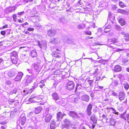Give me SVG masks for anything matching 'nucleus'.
I'll list each match as a JSON object with an SVG mask.
<instances>
[{
	"label": "nucleus",
	"instance_id": "nucleus-64",
	"mask_svg": "<svg viewBox=\"0 0 129 129\" xmlns=\"http://www.w3.org/2000/svg\"><path fill=\"white\" fill-rule=\"evenodd\" d=\"M45 86V84H42L41 85H39V87L41 88H42Z\"/></svg>",
	"mask_w": 129,
	"mask_h": 129
},
{
	"label": "nucleus",
	"instance_id": "nucleus-36",
	"mask_svg": "<svg viewBox=\"0 0 129 129\" xmlns=\"http://www.w3.org/2000/svg\"><path fill=\"white\" fill-rule=\"evenodd\" d=\"M111 110L112 111V113L115 114H117L118 115L119 114V113L118 112H117L115 110V109L113 108H112Z\"/></svg>",
	"mask_w": 129,
	"mask_h": 129
},
{
	"label": "nucleus",
	"instance_id": "nucleus-42",
	"mask_svg": "<svg viewBox=\"0 0 129 129\" xmlns=\"http://www.w3.org/2000/svg\"><path fill=\"white\" fill-rule=\"evenodd\" d=\"M62 129H70L69 125H63L62 126Z\"/></svg>",
	"mask_w": 129,
	"mask_h": 129
},
{
	"label": "nucleus",
	"instance_id": "nucleus-9",
	"mask_svg": "<svg viewBox=\"0 0 129 129\" xmlns=\"http://www.w3.org/2000/svg\"><path fill=\"white\" fill-rule=\"evenodd\" d=\"M92 107V105L90 104H89L87 106L86 111V113L88 116H90L91 114V110Z\"/></svg>",
	"mask_w": 129,
	"mask_h": 129
},
{
	"label": "nucleus",
	"instance_id": "nucleus-48",
	"mask_svg": "<svg viewBox=\"0 0 129 129\" xmlns=\"http://www.w3.org/2000/svg\"><path fill=\"white\" fill-rule=\"evenodd\" d=\"M84 33L86 35H91V33L90 31H86L84 32Z\"/></svg>",
	"mask_w": 129,
	"mask_h": 129
},
{
	"label": "nucleus",
	"instance_id": "nucleus-15",
	"mask_svg": "<svg viewBox=\"0 0 129 129\" xmlns=\"http://www.w3.org/2000/svg\"><path fill=\"white\" fill-rule=\"evenodd\" d=\"M121 34L124 36V39L126 41H129V33H126L124 31H122Z\"/></svg>",
	"mask_w": 129,
	"mask_h": 129
},
{
	"label": "nucleus",
	"instance_id": "nucleus-12",
	"mask_svg": "<svg viewBox=\"0 0 129 129\" xmlns=\"http://www.w3.org/2000/svg\"><path fill=\"white\" fill-rule=\"evenodd\" d=\"M118 97L120 101L124 99L125 98V93L123 91H120L119 92Z\"/></svg>",
	"mask_w": 129,
	"mask_h": 129
},
{
	"label": "nucleus",
	"instance_id": "nucleus-56",
	"mask_svg": "<svg viewBox=\"0 0 129 129\" xmlns=\"http://www.w3.org/2000/svg\"><path fill=\"white\" fill-rule=\"evenodd\" d=\"M79 115L81 117H83L84 116V114L81 113L80 112L79 113Z\"/></svg>",
	"mask_w": 129,
	"mask_h": 129
},
{
	"label": "nucleus",
	"instance_id": "nucleus-21",
	"mask_svg": "<svg viewBox=\"0 0 129 129\" xmlns=\"http://www.w3.org/2000/svg\"><path fill=\"white\" fill-rule=\"evenodd\" d=\"M18 56H12L11 57V60L12 62L14 64L17 63L18 61Z\"/></svg>",
	"mask_w": 129,
	"mask_h": 129
},
{
	"label": "nucleus",
	"instance_id": "nucleus-40",
	"mask_svg": "<svg viewBox=\"0 0 129 129\" xmlns=\"http://www.w3.org/2000/svg\"><path fill=\"white\" fill-rule=\"evenodd\" d=\"M27 71L29 73L31 74L33 76V74L35 73V72H34L32 70L30 69H27Z\"/></svg>",
	"mask_w": 129,
	"mask_h": 129
},
{
	"label": "nucleus",
	"instance_id": "nucleus-45",
	"mask_svg": "<svg viewBox=\"0 0 129 129\" xmlns=\"http://www.w3.org/2000/svg\"><path fill=\"white\" fill-rule=\"evenodd\" d=\"M77 28L79 29H83V28L82 27L81 25V24H78L77 25Z\"/></svg>",
	"mask_w": 129,
	"mask_h": 129
},
{
	"label": "nucleus",
	"instance_id": "nucleus-18",
	"mask_svg": "<svg viewBox=\"0 0 129 129\" xmlns=\"http://www.w3.org/2000/svg\"><path fill=\"white\" fill-rule=\"evenodd\" d=\"M53 56L55 57L59 58L61 56V53L57 51H54L53 52Z\"/></svg>",
	"mask_w": 129,
	"mask_h": 129
},
{
	"label": "nucleus",
	"instance_id": "nucleus-46",
	"mask_svg": "<svg viewBox=\"0 0 129 129\" xmlns=\"http://www.w3.org/2000/svg\"><path fill=\"white\" fill-rule=\"evenodd\" d=\"M17 91V90L16 89H15L13 90L12 91H11L10 92V94H13V93L15 94L16 93Z\"/></svg>",
	"mask_w": 129,
	"mask_h": 129
},
{
	"label": "nucleus",
	"instance_id": "nucleus-34",
	"mask_svg": "<svg viewBox=\"0 0 129 129\" xmlns=\"http://www.w3.org/2000/svg\"><path fill=\"white\" fill-rule=\"evenodd\" d=\"M64 122L65 124L64 125H69L70 122L69 120L67 119H65L64 120Z\"/></svg>",
	"mask_w": 129,
	"mask_h": 129
},
{
	"label": "nucleus",
	"instance_id": "nucleus-58",
	"mask_svg": "<svg viewBox=\"0 0 129 129\" xmlns=\"http://www.w3.org/2000/svg\"><path fill=\"white\" fill-rule=\"evenodd\" d=\"M27 30L28 31H33L34 30V28H28Z\"/></svg>",
	"mask_w": 129,
	"mask_h": 129
},
{
	"label": "nucleus",
	"instance_id": "nucleus-47",
	"mask_svg": "<svg viewBox=\"0 0 129 129\" xmlns=\"http://www.w3.org/2000/svg\"><path fill=\"white\" fill-rule=\"evenodd\" d=\"M115 28L118 30H120L121 29L120 26L118 25H115Z\"/></svg>",
	"mask_w": 129,
	"mask_h": 129
},
{
	"label": "nucleus",
	"instance_id": "nucleus-61",
	"mask_svg": "<svg viewBox=\"0 0 129 129\" xmlns=\"http://www.w3.org/2000/svg\"><path fill=\"white\" fill-rule=\"evenodd\" d=\"M53 5H55V4L54 3H51L50 4V7H51V8H54V7H52V6H53Z\"/></svg>",
	"mask_w": 129,
	"mask_h": 129
},
{
	"label": "nucleus",
	"instance_id": "nucleus-32",
	"mask_svg": "<svg viewBox=\"0 0 129 129\" xmlns=\"http://www.w3.org/2000/svg\"><path fill=\"white\" fill-rule=\"evenodd\" d=\"M17 54H18L16 52L14 51H13L10 53L11 57L12 56L15 57L18 56Z\"/></svg>",
	"mask_w": 129,
	"mask_h": 129
},
{
	"label": "nucleus",
	"instance_id": "nucleus-31",
	"mask_svg": "<svg viewBox=\"0 0 129 129\" xmlns=\"http://www.w3.org/2000/svg\"><path fill=\"white\" fill-rule=\"evenodd\" d=\"M33 17V20L35 22H38L40 20V17L38 16L35 15Z\"/></svg>",
	"mask_w": 129,
	"mask_h": 129
},
{
	"label": "nucleus",
	"instance_id": "nucleus-17",
	"mask_svg": "<svg viewBox=\"0 0 129 129\" xmlns=\"http://www.w3.org/2000/svg\"><path fill=\"white\" fill-rule=\"evenodd\" d=\"M90 120L94 124H96L97 123V119L96 117L94 114H92L90 117Z\"/></svg>",
	"mask_w": 129,
	"mask_h": 129
},
{
	"label": "nucleus",
	"instance_id": "nucleus-4",
	"mask_svg": "<svg viewBox=\"0 0 129 129\" xmlns=\"http://www.w3.org/2000/svg\"><path fill=\"white\" fill-rule=\"evenodd\" d=\"M108 22H109V25L105 27L104 30V31L105 33H107L110 31V29L111 28L112 24L113 23V21L110 19L108 20L107 22L108 24Z\"/></svg>",
	"mask_w": 129,
	"mask_h": 129
},
{
	"label": "nucleus",
	"instance_id": "nucleus-33",
	"mask_svg": "<svg viewBox=\"0 0 129 129\" xmlns=\"http://www.w3.org/2000/svg\"><path fill=\"white\" fill-rule=\"evenodd\" d=\"M22 60L25 61L28 59V57L26 56L25 54L22 55L21 57Z\"/></svg>",
	"mask_w": 129,
	"mask_h": 129
},
{
	"label": "nucleus",
	"instance_id": "nucleus-24",
	"mask_svg": "<svg viewBox=\"0 0 129 129\" xmlns=\"http://www.w3.org/2000/svg\"><path fill=\"white\" fill-rule=\"evenodd\" d=\"M56 122L53 120H51L50 125V127L51 129H54L55 127Z\"/></svg>",
	"mask_w": 129,
	"mask_h": 129
},
{
	"label": "nucleus",
	"instance_id": "nucleus-2",
	"mask_svg": "<svg viewBox=\"0 0 129 129\" xmlns=\"http://www.w3.org/2000/svg\"><path fill=\"white\" fill-rule=\"evenodd\" d=\"M49 111V109H46L45 111L43 114V117H45L44 121L46 122H49L52 117V116L48 113Z\"/></svg>",
	"mask_w": 129,
	"mask_h": 129
},
{
	"label": "nucleus",
	"instance_id": "nucleus-62",
	"mask_svg": "<svg viewBox=\"0 0 129 129\" xmlns=\"http://www.w3.org/2000/svg\"><path fill=\"white\" fill-rule=\"evenodd\" d=\"M71 127L72 129H76V127L74 125H72Z\"/></svg>",
	"mask_w": 129,
	"mask_h": 129
},
{
	"label": "nucleus",
	"instance_id": "nucleus-11",
	"mask_svg": "<svg viewBox=\"0 0 129 129\" xmlns=\"http://www.w3.org/2000/svg\"><path fill=\"white\" fill-rule=\"evenodd\" d=\"M36 42L37 43L38 45L40 48L41 49H46V45L45 43L41 44L40 43L39 41H36Z\"/></svg>",
	"mask_w": 129,
	"mask_h": 129
},
{
	"label": "nucleus",
	"instance_id": "nucleus-51",
	"mask_svg": "<svg viewBox=\"0 0 129 129\" xmlns=\"http://www.w3.org/2000/svg\"><path fill=\"white\" fill-rule=\"evenodd\" d=\"M118 13L123 14L124 13V11L120 9H119L118 10Z\"/></svg>",
	"mask_w": 129,
	"mask_h": 129
},
{
	"label": "nucleus",
	"instance_id": "nucleus-6",
	"mask_svg": "<svg viewBox=\"0 0 129 129\" xmlns=\"http://www.w3.org/2000/svg\"><path fill=\"white\" fill-rule=\"evenodd\" d=\"M57 32L54 29H51L48 30L47 32L48 35L51 37L54 36L56 34Z\"/></svg>",
	"mask_w": 129,
	"mask_h": 129
},
{
	"label": "nucleus",
	"instance_id": "nucleus-41",
	"mask_svg": "<svg viewBox=\"0 0 129 129\" xmlns=\"http://www.w3.org/2000/svg\"><path fill=\"white\" fill-rule=\"evenodd\" d=\"M90 86H93V81L92 80H87Z\"/></svg>",
	"mask_w": 129,
	"mask_h": 129
},
{
	"label": "nucleus",
	"instance_id": "nucleus-39",
	"mask_svg": "<svg viewBox=\"0 0 129 129\" xmlns=\"http://www.w3.org/2000/svg\"><path fill=\"white\" fill-rule=\"evenodd\" d=\"M78 87H82L83 88H84V87L83 84H77L76 85V89H77Z\"/></svg>",
	"mask_w": 129,
	"mask_h": 129
},
{
	"label": "nucleus",
	"instance_id": "nucleus-38",
	"mask_svg": "<svg viewBox=\"0 0 129 129\" xmlns=\"http://www.w3.org/2000/svg\"><path fill=\"white\" fill-rule=\"evenodd\" d=\"M98 68H97L95 70V71L93 73V74L94 75V76L95 77L96 76H97L98 74Z\"/></svg>",
	"mask_w": 129,
	"mask_h": 129
},
{
	"label": "nucleus",
	"instance_id": "nucleus-29",
	"mask_svg": "<svg viewBox=\"0 0 129 129\" xmlns=\"http://www.w3.org/2000/svg\"><path fill=\"white\" fill-rule=\"evenodd\" d=\"M42 108L40 106L37 107L35 110V113L36 114L39 113L42 110Z\"/></svg>",
	"mask_w": 129,
	"mask_h": 129
},
{
	"label": "nucleus",
	"instance_id": "nucleus-13",
	"mask_svg": "<svg viewBox=\"0 0 129 129\" xmlns=\"http://www.w3.org/2000/svg\"><path fill=\"white\" fill-rule=\"evenodd\" d=\"M17 72L15 70H12L9 72L8 73V75L10 77H12L17 74Z\"/></svg>",
	"mask_w": 129,
	"mask_h": 129
},
{
	"label": "nucleus",
	"instance_id": "nucleus-37",
	"mask_svg": "<svg viewBox=\"0 0 129 129\" xmlns=\"http://www.w3.org/2000/svg\"><path fill=\"white\" fill-rule=\"evenodd\" d=\"M113 49L114 51H122L123 50H124V49H121L119 48H113Z\"/></svg>",
	"mask_w": 129,
	"mask_h": 129
},
{
	"label": "nucleus",
	"instance_id": "nucleus-57",
	"mask_svg": "<svg viewBox=\"0 0 129 129\" xmlns=\"http://www.w3.org/2000/svg\"><path fill=\"white\" fill-rule=\"evenodd\" d=\"M127 120L129 124V114H128L126 115Z\"/></svg>",
	"mask_w": 129,
	"mask_h": 129
},
{
	"label": "nucleus",
	"instance_id": "nucleus-5",
	"mask_svg": "<svg viewBox=\"0 0 129 129\" xmlns=\"http://www.w3.org/2000/svg\"><path fill=\"white\" fill-rule=\"evenodd\" d=\"M27 78L25 81V83L27 85L28 84L31 83L33 82V80L34 78L36 77H35L34 76L28 75L27 76Z\"/></svg>",
	"mask_w": 129,
	"mask_h": 129
},
{
	"label": "nucleus",
	"instance_id": "nucleus-1",
	"mask_svg": "<svg viewBox=\"0 0 129 129\" xmlns=\"http://www.w3.org/2000/svg\"><path fill=\"white\" fill-rule=\"evenodd\" d=\"M37 62H35L32 64L31 67L34 68L35 73L33 74V76L35 77H37V75L39 72L40 69V63L41 61L38 58L36 59Z\"/></svg>",
	"mask_w": 129,
	"mask_h": 129
},
{
	"label": "nucleus",
	"instance_id": "nucleus-60",
	"mask_svg": "<svg viewBox=\"0 0 129 129\" xmlns=\"http://www.w3.org/2000/svg\"><path fill=\"white\" fill-rule=\"evenodd\" d=\"M28 23L27 22H26L22 24L21 26L24 27V26L27 25H28Z\"/></svg>",
	"mask_w": 129,
	"mask_h": 129
},
{
	"label": "nucleus",
	"instance_id": "nucleus-50",
	"mask_svg": "<svg viewBox=\"0 0 129 129\" xmlns=\"http://www.w3.org/2000/svg\"><path fill=\"white\" fill-rule=\"evenodd\" d=\"M17 17L16 15L15 14H14L13 15V19L14 21H16L17 19L16 17Z\"/></svg>",
	"mask_w": 129,
	"mask_h": 129
},
{
	"label": "nucleus",
	"instance_id": "nucleus-26",
	"mask_svg": "<svg viewBox=\"0 0 129 129\" xmlns=\"http://www.w3.org/2000/svg\"><path fill=\"white\" fill-rule=\"evenodd\" d=\"M30 55L33 57H35L37 56V53L35 50H33L31 51Z\"/></svg>",
	"mask_w": 129,
	"mask_h": 129
},
{
	"label": "nucleus",
	"instance_id": "nucleus-63",
	"mask_svg": "<svg viewBox=\"0 0 129 129\" xmlns=\"http://www.w3.org/2000/svg\"><path fill=\"white\" fill-rule=\"evenodd\" d=\"M0 124L2 125H5L6 124V122L5 121H2L0 123Z\"/></svg>",
	"mask_w": 129,
	"mask_h": 129
},
{
	"label": "nucleus",
	"instance_id": "nucleus-14",
	"mask_svg": "<svg viewBox=\"0 0 129 129\" xmlns=\"http://www.w3.org/2000/svg\"><path fill=\"white\" fill-rule=\"evenodd\" d=\"M81 100L86 102H88L89 100V96L87 95H84L81 96Z\"/></svg>",
	"mask_w": 129,
	"mask_h": 129
},
{
	"label": "nucleus",
	"instance_id": "nucleus-27",
	"mask_svg": "<svg viewBox=\"0 0 129 129\" xmlns=\"http://www.w3.org/2000/svg\"><path fill=\"white\" fill-rule=\"evenodd\" d=\"M26 121V118L25 116H23L22 117L20 121L22 125H24Z\"/></svg>",
	"mask_w": 129,
	"mask_h": 129
},
{
	"label": "nucleus",
	"instance_id": "nucleus-35",
	"mask_svg": "<svg viewBox=\"0 0 129 129\" xmlns=\"http://www.w3.org/2000/svg\"><path fill=\"white\" fill-rule=\"evenodd\" d=\"M35 96H31L30 98L29 99V101L31 102H33L34 101V98H35Z\"/></svg>",
	"mask_w": 129,
	"mask_h": 129
},
{
	"label": "nucleus",
	"instance_id": "nucleus-23",
	"mask_svg": "<svg viewBox=\"0 0 129 129\" xmlns=\"http://www.w3.org/2000/svg\"><path fill=\"white\" fill-rule=\"evenodd\" d=\"M113 70L115 72H119L121 71V68L120 66L117 65L115 67Z\"/></svg>",
	"mask_w": 129,
	"mask_h": 129
},
{
	"label": "nucleus",
	"instance_id": "nucleus-55",
	"mask_svg": "<svg viewBox=\"0 0 129 129\" xmlns=\"http://www.w3.org/2000/svg\"><path fill=\"white\" fill-rule=\"evenodd\" d=\"M74 102L76 103H78V98H75L74 99Z\"/></svg>",
	"mask_w": 129,
	"mask_h": 129
},
{
	"label": "nucleus",
	"instance_id": "nucleus-16",
	"mask_svg": "<svg viewBox=\"0 0 129 129\" xmlns=\"http://www.w3.org/2000/svg\"><path fill=\"white\" fill-rule=\"evenodd\" d=\"M69 115L70 116L72 117L73 118L74 117H78L79 118V117L78 116V114L74 111H70L69 113Z\"/></svg>",
	"mask_w": 129,
	"mask_h": 129
},
{
	"label": "nucleus",
	"instance_id": "nucleus-43",
	"mask_svg": "<svg viewBox=\"0 0 129 129\" xmlns=\"http://www.w3.org/2000/svg\"><path fill=\"white\" fill-rule=\"evenodd\" d=\"M118 81L116 80L114 81L113 82V84L115 86H117L118 84Z\"/></svg>",
	"mask_w": 129,
	"mask_h": 129
},
{
	"label": "nucleus",
	"instance_id": "nucleus-10",
	"mask_svg": "<svg viewBox=\"0 0 129 129\" xmlns=\"http://www.w3.org/2000/svg\"><path fill=\"white\" fill-rule=\"evenodd\" d=\"M23 74L22 72H18L16 77L14 79V80L16 81H20L21 79Z\"/></svg>",
	"mask_w": 129,
	"mask_h": 129
},
{
	"label": "nucleus",
	"instance_id": "nucleus-44",
	"mask_svg": "<svg viewBox=\"0 0 129 129\" xmlns=\"http://www.w3.org/2000/svg\"><path fill=\"white\" fill-rule=\"evenodd\" d=\"M95 88L99 89V90H101L103 88V86H100L99 85H95Z\"/></svg>",
	"mask_w": 129,
	"mask_h": 129
},
{
	"label": "nucleus",
	"instance_id": "nucleus-8",
	"mask_svg": "<svg viewBox=\"0 0 129 129\" xmlns=\"http://www.w3.org/2000/svg\"><path fill=\"white\" fill-rule=\"evenodd\" d=\"M60 42L59 39L58 37L53 38L50 39V42L52 44H55L59 43Z\"/></svg>",
	"mask_w": 129,
	"mask_h": 129
},
{
	"label": "nucleus",
	"instance_id": "nucleus-20",
	"mask_svg": "<svg viewBox=\"0 0 129 129\" xmlns=\"http://www.w3.org/2000/svg\"><path fill=\"white\" fill-rule=\"evenodd\" d=\"M15 8L14 7H12L7 9L6 12L8 13H9L12 12L15 10Z\"/></svg>",
	"mask_w": 129,
	"mask_h": 129
},
{
	"label": "nucleus",
	"instance_id": "nucleus-53",
	"mask_svg": "<svg viewBox=\"0 0 129 129\" xmlns=\"http://www.w3.org/2000/svg\"><path fill=\"white\" fill-rule=\"evenodd\" d=\"M6 83L7 84L9 85L10 86V85L12 84V83L10 81H7L6 82Z\"/></svg>",
	"mask_w": 129,
	"mask_h": 129
},
{
	"label": "nucleus",
	"instance_id": "nucleus-28",
	"mask_svg": "<svg viewBox=\"0 0 129 129\" xmlns=\"http://www.w3.org/2000/svg\"><path fill=\"white\" fill-rule=\"evenodd\" d=\"M118 21L121 26L124 25L125 23L124 20L123 18H120L118 20Z\"/></svg>",
	"mask_w": 129,
	"mask_h": 129
},
{
	"label": "nucleus",
	"instance_id": "nucleus-19",
	"mask_svg": "<svg viewBox=\"0 0 129 129\" xmlns=\"http://www.w3.org/2000/svg\"><path fill=\"white\" fill-rule=\"evenodd\" d=\"M62 113L61 112H58L57 114L56 118L57 121H60L62 118L61 116Z\"/></svg>",
	"mask_w": 129,
	"mask_h": 129
},
{
	"label": "nucleus",
	"instance_id": "nucleus-3",
	"mask_svg": "<svg viewBox=\"0 0 129 129\" xmlns=\"http://www.w3.org/2000/svg\"><path fill=\"white\" fill-rule=\"evenodd\" d=\"M74 83L72 81H70L68 82L66 86V88L69 90H71L74 87Z\"/></svg>",
	"mask_w": 129,
	"mask_h": 129
},
{
	"label": "nucleus",
	"instance_id": "nucleus-22",
	"mask_svg": "<svg viewBox=\"0 0 129 129\" xmlns=\"http://www.w3.org/2000/svg\"><path fill=\"white\" fill-rule=\"evenodd\" d=\"M52 99L55 101H57L59 99V97L58 94L56 92L53 93L52 95Z\"/></svg>",
	"mask_w": 129,
	"mask_h": 129
},
{
	"label": "nucleus",
	"instance_id": "nucleus-49",
	"mask_svg": "<svg viewBox=\"0 0 129 129\" xmlns=\"http://www.w3.org/2000/svg\"><path fill=\"white\" fill-rule=\"evenodd\" d=\"M119 6L121 7H124V3L121 1H120L119 3Z\"/></svg>",
	"mask_w": 129,
	"mask_h": 129
},
{
	"label": "nucleus",
	"instance_id": "nucleus-59",
	"mask_svg": "<svg viewBox=\"0 0 129 129\" xmlns=\"http://www.w3.org/2000/svg\"><path fill=\"white\" fill-rule=\"evenodd\" d=\"M101 78L100 76H97L96 78V81H98Z\"/></svg>",
	"mask_w": 129,
	"mask_h": 129
},
{
	"label": "nucleus",
	"instance_id": "nucleus-54",
	"mask_svg": "<svg viewBox=\"0 0 129 129\" xmlns=\"http://www.w3.org/2000/svg\"><path fill=\"white\" fill-rule=\"evenodd\" d=\"M6 31H1V34L3 36L6 35Z\"/></svg>",
	"mask_w": 129,
	"mask_h": 129
},
{
	"label": "nucleus",
	"instance_id": "nucleus-52",
	"mask_svg": "<svg viewBox=\"0 0 129 129\" xmlns=\"http://www.w3.org/2000/svg\"><path fill=\"white\" fill-rule=\"evenodd\" d=\"M24 11H22L20 12H18L17 13V14L19 16H21L23 15L24 13Z\"/></svg>",
	"mask_w": 129,
	"mask_h": 129
},
{
	"label": "nucleus",
	"instance_id": "nucleus-7",
	"mask_svg": "<svg viewBox=\"0 0 129 129\" xmlns=\"http://www.w3.org/2000/svg\"><path fill=\"white\" fill-rule=\"evenodd\" d=\"M121 84L122 87H123L125 89L127 90L129 88V85L125 81L123 80L121 81Z\"/></svg>",
	"mask_w": 129,
	"mask_h": 129
},
{
	"label": "nucleus",
	"instance_id": "nucleus-30",
	"mask_svg": "<svg viewBox=\"0 0 129 129\" xmlns=\"http://www.w3.org/2000/svg\"><path fill=\"white\" fill-rule=\"evenodd\" d=\"M111 41L114 44L118 46H119V45L117 44L118 42L117 40L116 39H112L111 40Z\"/></svg>",
	"mask_w": 129,
	"mask_h": 129
},
{
	"label": "nucleus",
	"instance_id": "nucleus-25",
	"mask_svg": "<svg viewBox=\"0 0 129 129\" xmlns=\"http://www.w3.org/2000/svg\"><path fill=\"white\" fill-rule=\"evenodd\" d=\"M110 121L109 122V125L113 126H114L116 122L115 120L112 118H109Z\"/></svg>",
	"mask_w": 129,
	"mask_h": 129
}]
</instances>
